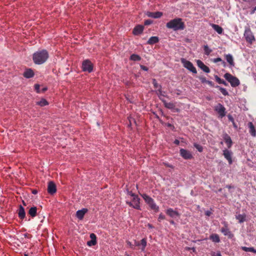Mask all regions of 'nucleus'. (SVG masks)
I'll return each mask as SVG.
<instances>
[{
    "label": "nucleus",
    "mask_w": 256,
    "mask_h": 256,
    "mask_svg": "<svg viewBox=\"0 0 256 256\" xmlns=\"http://www.w3.org/2000/svg\"><path fill=\"white\" fill-rule=\"evenodd\" d=\"M48 58V54L45 50H38L33 54L32 60L35 64H42L45 62Z\"/></svg>",
    "instance_id": "obj_1"
},
{
    "label": "nucleus",
    "mask_w": 256,
    "mask_h": 256,
    "mask_svg": "<svg viewBox=\"0 0 256 256\" xmlns=\"http://www.w3.org/2000/svg\"><path fill=\"white\" fill-rule=\"evenodd\" d=\"M167 28L172 29L174 31L183 30L184 28V24L180 18H176L170 20L166 23Z\"/></svg>",
    "instance_id": "obj_2"
},
{
    "label": "nucleus",
    "mask_w": 256,
    "mask_h": 256,
    "mask_svg": "<svg viewBox=\"0 0 256 256\" xmlns=\"http://www.w3.org/2000/svg\"><path fill=\"white\" fill-rule=\"evenodd\" d=\"M141 196L144 200L145 202L149 206L150 209L154 212H157L159 211V207L155 203L154 200L150 196L146 194H141Z\"/></svg>",
    "instance_id": "obj_3"
},
{
    "label": "nucleus",
    "mask_w": 256,
    "mask_h": 256,
    "mask_svg": "<svg viewBox=\"0 0 256 256\" xmlns=\"http://www.w3.org/2000/svg\"><path fill=\"white\" fill-rule=\"evenodd\" d=\"M224 78L230 83L232 87H236L240 84L239 80L230 73L225 74Z\"/></svg>",
    "instance_id": "obj_4"
},
{
    "label": "nucleus",
    "mask_w": 256,
    "mask_h": 256,
    "mask_svg": "<svg viewBox=\"0 0 256 256\" xmlns=\"http://www.w3.org/2000/svg\"><path fill=\"white\" fill-rule=\"evenodd\" d=\"M244 36L246 42L250 44H252L256 40L254 36L250 27L245 28Z\"/></svg>",
    "instance_id": "obj_5"
},
{
    "label": "nucleus",
    "mask_w": 256,
    "mask_h": 256,
    "mask_svg": "<svg viewBox=\"0 0 256 256\" xmlns=\"http://www.w3.org/2000/svg\"><path fill=\"white\" fill-rule=\"evenodd\" d=\"M126 204L135 209L138 210H141L140 206V198H138V195L132 197L130 202L126 201Z\"/></svg>",
    "instance_id": "obj_6"
},
{
    "label": "nucleus",
    "mask_w": 256,
    "mask_h": 256,
    "mask_svg": "<svg viewBox=\"0 0 256 256\" xmlns=\"http://www.w3.org/2000/svg\"><path fill=\"white\" fill-rule=\"evenodd\" d=\"M181 62L183 64L184 66L188 70L195 74L197 73L196 68L190 61L184 58H181Z\"/></svg>",
    "instance_id": "obj_7"
},
{
    "label": "nucleus",
    "mask_w": 256,
    "mask_h": 256,
    "mask_svg": "<svg viewBox=\"0 0 256 256\" xmlns=\"http://www.w3.org/2000/svg\"><path fill=\"white\" fill-rule=\"evenodd\" d=\"M222 224L224 225V227L220 229V232L224 236H227L228 238L232 239L234 237V235L230 230L228 224L226 222H224Z\"/></svg>",
    "instance_id": "obj_8"
},
{
    "label": "nucleus",
    "mask_w": 256,
    "mask_h": 256,
    "mask_svg": "<svg viewBox=\"0 0 256 256\" xmlns=\"http://www.w3.org/2000/svg\"><path fill=\"white\" fill-rule=\"evenodd\" d=\"M82 69L84 72H91L93 70V64L90 60H84L82 64Z\"/></svg>",
    "instance_id": "obj_9"
},
{
    "label": "nucleus",
    "mask_w": 256,
    "mask_h": 256,
    "mask_svg": "<svg viewBox=\"0 0 256 256\" xmlns=\"http://www.w3.org/2000/svg\"><path fill=\"white\" fill-rule=\"evenodd\" d=\"M214 110L218 112L219 115V117L222 118L226 114V108L223 105L220 104H218L214 106Z\"/></svg>",
    "instance_id": "obj_10"
},
{
    "label": "nucleus",
    "mask_w": 256,
    "mask_h": 256,
    "mask_svg": "<svg viewBox=\"0 0 256 256\" xmlns=\"http://www.w3.org/2000/svg\"><path fill=\"white\" fill-rule=\"evenodd\" d=\"M180 152V155L185 160H190L193 158L192 153L186 150L181 148Z\"/></svg>",
    "instance_id": "obj_11"
},
{
    "label": "nucleus",
    "mask_w": 256,
    "mask_h": 256,
    "mask_svg": "<svg viewBox=\"0 0 256 256\" xmlns=\"http://www.w3.org/2000/svg\"><path fill=\"white\" fill-rule=\"evenodd\" d=\"M223 155L225 158H226L230 164L232 163V152L231 150H229L227 149H224L222 150Z\"/></svg>",
    "instance_id": "obj_12"
},
{
    "label": "nucleus",
    "mask_w": 256,
    "mask_h": 256,
    "mask_svg": "<svg viewBox=\"0 0 256 256\" xmlns=\"http://www.w3.org/2000/svg\"><path fill=\"white\" fill-rule=\"evenodd\" d=\"M56 192V186L55 184L52 182H49L48 185V192L50 194H54Z\"/></svg>",
    "instance_id": "obj_13"
},
{
    "label": "nucleus",
    "mask_w": 256,
    "mask_h": 256,
    "mask_svg": "<svg viewBox=\"0 0 256 256\" xmlns=\"http://www.w3.org/2000/svg\"><path fill=\"white\" fill-rule=\"evenodd\" d=\"M196 62L198 67L200 68L204 72L206 73H209L210 72V70L209 68L206 65H205L202 60H196Z\"/></svg>",
    "instance_id": "obj_14"
},
{
    "label": "nucleus",
    "mask_w": 256,
    "mask_h": 256,
    "mask_svg": "<svg viewBox=\"0 0 256 256\" xmlns=\"http://www.w3.org/2000/svg\"><path fill=\"white\" fill-rule=\"evenodd\" d=\"M222 138L228 148H230L232 145V142L230 137L226 133H224L222 135Z\"/></svg>",
    "instance_id": "obj_15"
},
{
    "label": "nucleus",
    "mask_w": 256,
    "mask_h": 256,
    "mask_svg": "<svg viewBox=\"0 0 256 256\" xmlns=\"http://www.w3.org/2000/svg\"><path fill=\"white\" fill-rule=\"evenodd\" d=\"M166 214L168 215L171 218H176V216L178 217L180 216L179 213L176 211L174 210L172 208H169L166 210Z\"/></svg>",
    "instance_id": "obj_16"
},
{
    "label": "nucleus",
    "mask_w": 256,
    "mask_h": 256,
    "mask_svg": "<svg viewBox=\"0 0 256 256\" xmlns=\"http://www.w3.org/2000/svg\"><path fill=\"white\" fill-rule=\"evenodd\" d=\"M88 209L84 208L82 210H78L76 212V216L80 220H82L84 214L88 212Z\"/></svg>",
    "instance_id": "obj_17"
},
{
    "label": "nucleus",
    "mask_w": 256,
    "mask_h": 256,
    "mask_svg": "<svg viewBox=\"0 0 256 256\" xmlns=\"http://www.w3.org/2000/svg\"><path fill=\"white\" fill-rule=\"evenodd\" d=\"M144 30V26L142 25H138L133 30L132 33L134 35L138 36L141 34Z\"/></svg>",
    "instance_id": "obj_18"
},
{
    "label": "nucleus",
    "mask_w": 256,
    "mask_h": 256,
    "mask_svg": "<svg viewBox=\"0 0 256 256\" xmlns=\"http://www.w3.org/2000/svg\"><path fill=\"white\" fill-rule=\"evenodd\" d=\"M224 58L227 61V62L229 64V65L230 67H234V58L232 56L231 54H226L224 55Z\"/></svg>",
    "instance_id": "obj_19"
},
{
    "label": "nucleus",
    "mask_w": 256,
    "mask_h": 256,
    "mask_svg": "<svg viewBox=\"0 0 256 256\" xmlns=\"http://www.w3.org/2000/svg\"><path fill=\"white\" fill-rule=\"evenodd\" d=\"M34 72L31 68H27L23 74V76L26 78H30L34 76Z\"/></svg>",
    "instance_id": "obj_20"
},
{
    "label": "nucleus",
    "mask_w": 256,
    "mask_h": 256,
    "mask_svg": "<svg viewBox=\"0 0 256 256\" xmlns=\"http://www.w3.org/2000/svg\"><path fill=\"white\" fill-rule=\"evenodd\" d=\"M209 238L214 243H219L220 241L218 234H210Z\"/></svg>",
    "instance_id": "obj_21"
},
{
    "label": "nucleus",
    "mask_w": 256,
    "mask_h": 256,
    "mask_svg": "<svg viewBox=\"0 0 256 256\" xmlns=\"http://www.w3.org/2000/svg\"><path fill=\"white\" fill-rule=\"evenodd\" d=\"M162 15V12H149L147 14V16L149 17L154 18H160Z\"/></svg>",
    "instance_id": "obj_22"
},
{
    "label": "nucleus",
    "mask_w": 256,
    "mask_h": 256,
    "mask_svg": "<svg viewBox=\"0 0 256 256\" xmlns=\"http://www.w3.org/2000/svg\"><path fill=\"white\" fill-rule=\"evenodd\" d=\"M248 126L250 128V133L252 136H256V131L254 128V126L252 122H249L248 123Z\"/></svg>",
    "instance_id": "obj_23"
},
{
    "label": "nucleus",
    "mask_w": 256,
    "mask_h": 256,
    "mask_svg": "<svg viewBox=\"0 0 256 256\" xmlns=\"http://www.w3.org/2000/svg\"><path fill=\"white\" fill-rule=\"evenodd\" d=\"M159 41V38L158 36H154L150 37L147 42L148 44H154Z\"/></svg>",
    "instance_id": "obj_24"
},
{
    "label": "nucleus",
    "mask_w": 256,
    "mask_h": 256,
    "mask_svg": "<svg viewBox=\"0 0 256 256\" xmlns=\"http://www.w3.org/2000/svg\"><path fill=\"white\" fill-rule=\"evenodd\" d=\"M18 216L20 219H24L26 216V213L24 207L22 206H20L18 212Z\"/></svg>",
    "instance_id": "obj_25"
},
{
    "label": "nucleus",
    "mask_w": 256,
    "mask_h": 256,
    "mask_svg": "<svg viewBox=\"0 0 256 256\" xmlns=\"http://www.w3.org/2000/svg\"><path fill=\"white\" fill-rule=\"evenodd\" d=\"M212 27L216 30L218 34H222L223 32L222 28L218 24H212Z\"/></svg>",
    "instance_id": "obj_26"
},
{
    "label": "nucleus",
    "mask_w": 256,
    "mask_h": 256,
    "mask_svg": "<svg viewBox=\"0 0 256 256\" xmlns=\"http://www.w3.org/2000/svg\"><path fill=\"white\" fill-rule=\"evenodd\" d=\"M162 102H163L164 106L166 108H167L172 110L174 109L175 108V105L174 103L170 102H167L165 100H162Z\"/></svg>",
    "instance_id": "obj_27"
},
{
    "label": "nucleus",
    "mask_w": 256,
    "mask_h": 256,
    "mask_svg": "<svg viewBox=\"0 0 256 256\" xmlns=\"http://www.w3.org/2000/svg\"><path fill=\"white\" fill-rule=\"evenodd\" d=\"M236 218L240 223H242L246 221V215L245 214H239L236 216Z\"/></svg>",
    "instance_id": "obj_28"
},
{
    "label": "nucleus",
    "mask_w": 256,
    "mask_h": 256,
    "mask_svg": "<svg viewBox=\"0 0 256 256\" xmlns=\"http://www.w3.org/2000/svg\"><path fill=\"white\" fill-rule=\"evenodd\" d=\"M37 212V208L36 206L32 207L28 211L29 214L32 217L36 216Z\"/></svg>",
    "instance_id": "obj_29"
},
{
    "label": "nucleus",
    "mask_w": 256,
    "mask_h": 256,
    "mask_svg": "<svg viewBox=\"0 0 256 256\" xmlns=\"http://www.w3.org/2000/svg\"><path fill=\"white\" fill-rule=\"evenodd\" d=\"M241 249L246 252H252L256 254V249L252 247L248 248L246 246H242Z\"/></svg>",
    "instance_id": "obj_30"
},
{
    "label": "nucleus",
    "mask_w": 256,
    "mask_h": 256,
    "mask_svg": "<svg viewBox=\"0 0 256 256\" xmlns=\"http://www.w3.org/2000/svg\"><path fill=\"white\" fill-rule=\"evenodd\" d=\"M36 104L40 106H44L48 104V102L44 98H42L40 101L36 102Z\"/></svg>",
    "instance_id": "obj_31"
},
{
    "label": "nucleus",
    "mask_w": 256,
    "mask_h": 256,
    "mask_svg": "<svg viewBox=\"0 0 256 256\" xmlns=\"http://www.w3.org/2000/svg\"><path fill=\"white\" fill-rule=\"evenodd\" d=\"M147 244V240L146 238H144L140 240V245L142 246L141 250L142 252L144 251Z\"/></svg>",
    "instance_id": "obj_32"
},
{
    "label": "nucleus",
    "mask_w": 256,
    "mask_h": 256,
    "mask_svg": "<svg viewBox=\"0 0 256 256\" xmlns=\"http://www.w3.org/2000/svg\"><path fill=\"white\" fill-rule=\"evenodd\" d=\"M130 60L133 61H139L141 60V58L138 54H132L130 56Z\"/></svg>",
    "instance_id": "obj_33"
},
{
    "label": "nucleus",
    "mask_w": 256,
    "mask_h": 256,
    "mask_svg": "<svg viewBox=\"0 0 256 256\" xmlns=\"http://www.w3.org/2000/svg\"><path fill=\"white\" fill-rule=\"evenodd\" d=\"M152 84H154V88H159L158 92H159L160 94H161L162 93V90H160L161 86L158 84V83L157 82L156 79H154V78L152 79Z\"/></svg>",
    "instance_id": "obj_34"
},
{
    "label": "nucleus",
    "mask_w": 256,
    "mask_h": 256,
    "mask_svg": "<svg viewBox=\"0 0 256 256\" xmlns=\"http://www.w3.org/2000/svg\"><path fill=\"white\" fill-rule=\"evenodd\" d=\"M204 54L206 56L210 55V52H212V50L209 48L208 45L204 46Z\"/></svg>",
    "instance_id": "obj_35"
},
{
    "label": "nucleus",
    "mask_w": 256,
    "mask_h": 256,
    "mask_svg": "<svg viewBox=\"0 0 256 256\" xmlns=\"http://www.w3.org/2000/svg\"><path fill=\"white\" fill-rule=\"evenodd\" d=\"M216 88L219 89V90L223 95L226 96L228 94V93L226 88H222L219 86H216Z\"/></svg>",
    "instance_id": "obj_36"
},
{
    "label": "nucleus",
    "mask_w": 256,
    "mask_h": 256,
    "mask_svg": "<svg viewBox=\"0 0 256 256\" xmlns=\"http://www.w3.org/2000/svg\"><path fill=\"white\" fill-rule=\"evenodd\" d=\"M212 61L214 63H216L219 62H222V64H224V66H226V62L224 61H222V59L220 58H214L212 60Z\"/></svg>",
    "instance_id": "obj_37"
},
{
    "label": "nucleus",
    "mask_w": 256,
    "mask_h": 256,
    "mask_svg": "<svg viewBox=\"0 0 256 256\" xmlns=\"http://www.w3.org/2000/svg\"><path fill=\"white\" fill-rule=\"evenodd\" d=\"M194 146L198 150L199 152H202L203 148H202V146L201 145L195 143V144H194Z\"/></svg>",
    "instance_id": "obj_38"
},
{
    "label": "nucleus",
    "mask_w": 256,
    "mask_h": 256,
    "mask_svg": "<svg viewBox=\"0 0 256 256\" xmlns=\"http://www.w3.org/2000/svg\"><path fill=\"white\" fill-rule=\"evenodd\" d=\"M200 80L202 83H208V84H212V82L206 80V78L204 77H200Z\"/></svg>",
    "instance_id": "obj_39"
},
{
    "label": "nucleus",
    "mask_w": 256,
    "mask_h": 256,
    "mask_svg": "<svg viewBox=\"0 0 256 256\" xmlns=\"http://www.w3.org/2000/svg\"><path fill=\"white\" fill-rule=\"evenodd\" d=\"M96 244V241L95 240L88 241L87 242V244L88 246H94Z\"/></svg>",
    "instance_id": "obj_40"
},
{
    "label": "nucleus",
    "mask_w": 256,
    "mask_h": 256,
    "mask_svg": "<svg viewBox=\"0 0 256 256\" xmlns=\"http://www.w3.org/2000/svg\"><path fill=\"white\" fill-rule=\"evenodd\" d=\"M215 79H216V82L220 84H221L222 82L224 81V80L220 78L218 76H215Z\"/></svg>",
    "instance_id": "obj_41"
},
{
    "label": "nucleus",
    "mask_w": 256,
    "mask_h": 256,
    "mask_svg": "<svg viewBox=\"0 0 256 256\" xmlns=\"http://www.w3.org/2000/svg\"><path fill=\"white\" fill-rule=\"evenodd\" d=\"M34 89L36 90V92L40 93V86L38 84H35L34 86Z\"/></svg>",
    "instance_id": "obj_42"
},
{
    "label": "nucleus",
    "mask_w": 256,
    "mask_h": 256,
    "mask_svg": "<svg viewBox=\"0 0 256 256\" xmlns=\"http://www.w3.org/2000/svg\"><path fill=\"white\" fill-rule=\"evenodd\" d=\"M212 256H222L220 252H214L212 254Z\"/></svg>",
    "instance_id": "obj_43"
},
{
    "label": "nucleus",
    "mask_w": 256,
    "mask_h": 256,
    "mask_svg": "<svg viewBox=\"0 0 256 256\" xmlns=\"http://www.w3.org/2000/svg\"><path fill=\"white\" fill-rule=\"evenodd\" d=\"M165 218L164 216L162 214H160L158 216V219L159 220H164Z\"/></svg>",
    "instance_id": "obj_44"
},
{
    "label": "nucleus",
    "mask_w": 256,
    "mask_h": 256,
    "mask_svg": "<svg viewBox=\"0 0 256 256\" xmlns=\"http://www.w3.org/2000/svg\"><path fill=\"white\" fill-rule=\"evenodd\" d=\"M90 238L91 240H96V236L94 234H90Z\"/></svg>",
    "instance_id": "obj_45"
},
{
    "label": "nucleus",
    "mask_w": 256,
    "mask_h": 256,
    "mask_svg": "<svg viewBox=\"0 0 256 256\" xmlns=\"http://www.w3.org/2000/svg\"><path fill=\"white\" fill-rule=\"evenodd\" d=\"M141 69H142V70H144V71H148V68L144 66H143V65H140V66Z\"/></svg>",
    "instance_id": "obj_46"
},
{
    "label": "nucleus",
    "mask_w": 256,
    "mask_h": 256,
    "mask_svg": "<svg viewBox=\"0 0 256 256\" xmlns=\"http://www.w3.org/2000/svg\"><path fill=\"white\" fill-rule=\"evenodd\" d=\"M128 194L132 198L137 196L136 194H134L132 193V192H128Z\"/></svg>",
    "instance_id": "obj_47"
},
{
    "label": "nucleus",
    "mask_w": 256,
    "mask_h": 256,
    "mask_svg": "<svg viewBox=\"0 0 256 256\" xmlns=\"http://www.w3.org/2000/svg\"><path fill=\"white\" fill-rule=\"evenodd\" d=\"M228 119H229L230 121H232V122H233V123H234V126H235V125H234V120L233 118H232L231 116H228Z\"/></svg>",
    "instance_id": "obj_48"
},
{
    "label": "nucleus",
    "mask_w": 256,
    "mask_h": 256,
    "mask_svg": "<svg viewBox=\"0 0 256 256\" xmlns=\"http://www.w3.org/2000/svg\"><path fill=\"white\" fill-rule=\"evenodd\" d=\"M152 23V22L150 20H146L144 22V24L146 25H148Z\"/></svg>",
    "instance_id": "obj_49"
},
{
    "label": "nucleus",
    "mask_w": 256,
    "mask_h": 256,
    "mask_svg": "<svg viewBox=\"0 0 256 256\" xmlns=\"http://www.w3.org/2000/svg\"><path fill=\"white\" fill-rule=\"evenodd\" d=\"M205 214L207 216H210V214H212V212L210 210H207V211L206 212Z\"/></svg>",
    "instance_id": "obj_50"
},
{
    "label": "nucleus",
    "mask_w": 256,
    "mask_h": 256,
    "mask_svg": "<svg viewBox=\"0 0 256 256\" xmlns=\"http://www.w3.org/2000/svg\"><path fill=\"white\" fill-rule=\"evenodd\" d=\"M174 144H176V145H178L180 144V141L179 140H175L174 141Z\"/></svg>",
    "instance_id": "obj_51"
},
{
    "label": "nucleus",
    "mask_w": 256,
    "mask_h": 256,
    "mask_svg": "<svg viewBox=\"0 0 256 256\" xmlns=\"http://www.w3.org/2000/svg\"><path fill=\"white\" fill-rule=\"evenodd\" d=\"M147 226L149 228H154V226H152V224H147Z\"/></svg>",
    "instance_id": "obj_52"
},
{
    "label": "nucleus",
    "mask_w": 256,
    "mask_h": 256,
    "mask_svg": "<svg viewBox=\"0 0 256 256\" xmlns=\"http://www.w3.org/2000/svg\"><path fill=\"white\" fill-rule=\"evenodd\" d=\"M221 84H223L224 85L226 86H228V84L224 80Z\"/></svg>",
    "instance_id": "obj_53"
},
{
    "label": "nucleus",
    "mask_w": 256,
    "mask_h": 256,
    "mask_svg": "<svg viewBox=\"0 0 256 256\" xmlns=\"http://www.w3.org/2000/svg\"><path fill=\"white\" fill-rule=\"evenodd\" d=\"M134 244L136 246H140V244L138 242H137L136 241H135L134 242Z\"/></svg>",
    "instance_id": "obj_54"
},
{
    "label": "nucleus",
    "mask_w": 256,
    "mask_h": 256,
    "mask_svg": "<svg viewBox=\"0 0 256 256\" xmlns=\"http://www.w3.org/2000/svg\"><path fill=\"white\" fill-rule=\"evenodd\" d=\"M226 188H228L230 189V188H232L233 187H232V186H231L230 185H227V186H226Z\"/></svg>",
    "instance_id": "obj_55"
},
{
    "label": "nucleus",
    "mask_w": 256,
    "mask_h": 256,
    "mask_svg": "<svg viewBox=\"0 0 256 256\" xmlns=\"http://www.w3.org/2000/svg\"><path fill=\"white\" fill-rule=\"evenodd\" d=\"M47 90V88H44L42 89V92H45L46 90Z\"/></svg>",
    "instance_id": "obj_56"
},
{
    "label": "nucleus",
    "mask_w": 256,
    "mask_h": 256,
    "mask_svg": "<svg viewBox=\"0 0 256 256\" xmlns=\"http://www.w3.org/2000/svg\"><path fill=\"white\" fill-rule=\"evenodd\" d=\"M170 222V224H174V220H171V221Z\"/></svg>",
    "instance_id": "obj_57"
},
{
    "label": "nucleus",
    "mask_w": 256,
    "mask_h": 256,
    "mask_svg": "<svg viewBox=\"0 0 256 256\" xmlns=\"http://www.w3.org/2000/svg\"><path fill=\"white\" fill-rule=\"evenodd\" d=\"M36 192H37L36 190L32 191V194H36Z\"/></svg>",
    "instance_id": "obj_58"
},
{
    "label": "nucleus",
    "mask_w": 256,
    "mask_h": 256,
    "mask_svg": "<svg viewBox=\"0 0 256 256\" xmlns=\"http://www.w3.org/2000/svg\"><path fill=\"white\" fill-rule=\"evenodd\" d=\"M256 10V6L254 8L252 13H254Z\"/></svg>",
    "instance_id": "obj_59"
},
{
    "label": "nucleus",
    "mask_w": 256,
    "mask_h": 256,
    "mask_svg": "<svg viewBox=\"0 0 256 256\" xmlns=\"http://www.w3.org/2000/svg\"><path fill=\"white\" fill-rule=\"evenodd\" d=\"M130 124H131V119L129 118Z\"/></svg>",
    "instance_id": "obj_60"
},
{
    "label": "nucleus",
    "mask_w": 256,
    "mask_h": 256,
    "mask_svg": "<svg viewBox=\"0 0 256 256\" xmlns=\"http://www.w3.org/2000/svg\"><path fill=\"white\" fill-rule=\"evenodd\" d=\"M28 234H24V236L26 238V237H28Z\"/></svg>",
    "instance_id": "obj_61"
},
{
    "label": "nucleus",
    "mask_w": 256,
    "mask_h": 256,
    "mask_svg": "<svg viewBox=\"0 0 256 256\" xmlns=\"http://www.w3.org/2000/svg\"><path fill=\"white\" fill-rule=\"evenodd\" d=\"M128 244H129L130 246H131V243L130 242H128Z\"/></svg>",
    "instance_id": "obj_62"
},
{
    "label": "nucleus",
    "mask_w": 256,
    "mask_h": 256,
    "mask_svg": "<svg viewBox=\"0 0 256 256\" xmlns=\"http://www.w3.org/2000/svg\"><path fill=\"white\" fill-rule=\"evenodd\" d=\"M186 250H190V248H188V247L186 248Z\"/></svg>",
    "instance_id": "obj_63"
},
{
    "label": "nucleus",
    "mask_w": 256,
    "mask_h": 256,
    "mask_svg": "<svg viewBox=\"0 0 256 256\" xmlns=\"http://www.w3.org/2000/svg\"><path fill=\"white\" fill-rule=\"evenodd\" d=\"M24 256H28V254H24Z\"/></svg>",
    "instance_id": "obj_64"
}]
</instances>
